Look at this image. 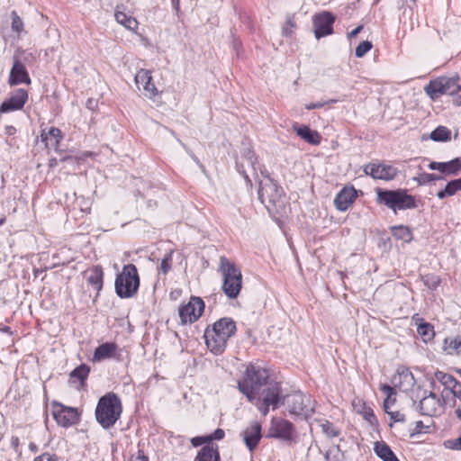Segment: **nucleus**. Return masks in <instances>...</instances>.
<instances>
[{"mask_svg":"<svg viewBox=\"0 0 461 461\" xmlns=\"http://www.w3.org/2000/svg\"><path fill=\"white\" fill-rule=\"evenodd\" d=\"M424 284L430 289H435L439 284V278L438 276H426L424 278Z\"/></svg>","mask_w":461,"mask_h":461,"instance_id":"a18cd8bd","label":"nucleus"},{"mask_svg":"<svg viewBox=\"0 0 461 461\" xmlns=\"http://www.w3.org/2000/svg\"><path fill=\"white\" fill-rule=\"evenodd\" d=\"M179 143L185 148V149L186 150V152L189 154V156L191 157V158L197 164H200V161L199 159L197 158V157L181 141V140H178Z\"/></svg>","mask_w":461,"mask_h":461,"instance_id":"bf43d9fd","label":"nucleus"},{"mask_svg":"<svg viewBox=\"0 0 461 461\" xmlns=\"http://www.w3.org/2000/svg\"><path fill=\"white\" fill-rule=\"evenodd\" d=\"M392 233L397 240H402L404 242H410L412 240V234L409 227L399 225L392 228Z\"/></svg>","mask_w":461,"mask_h":461,"instance_id":"f704fd0d","label":"nucleus"},{"mask_svg":"<svg viewBox=\"0 0 461 461\" xmlns=\"http://www.w3.org/2000/svg\"><path fill=\"white\" fill-rule=\"evenodd\" d=\"M33 461H57L55 455L50 453H43L41 456L35 457Z\"/></svg>","mask_w":461,"mask_h":461,"instance_id":"603ef678","label":"nucleus"},{"mask_svg":"<svg viewBox=\"0 0 461 461\" xmlns=\"http://www.w3.org/2000/svg\"><path fill=\"white\" fill-rule=\"evenodd\" d=\"M115 20L118 23L123 25L130 31H135L138 28V22L132 16H128L123 12H116L114 14Z\"/></svg>","mask_w":461,"mask_h":461,"instance_id":"2f4dec72","label":"nucleus"},{"mask_svg":"<svg viewBox=\"0 0 461 461\" xmlns=\"http://www.w3.org/2000/svg\"><path fill=\"white\" fill-rule=\"evenodd\" d=\"M288 411L293 415H301L304 418L311 417L315 410V403L309 395L301 392H295L284 398Z\"/></svg>","mask_w":461,"mask_h":461,"instance_id":"1a4fd4ad","label":"nucleus"},{"mask_svg":"<svg viewBox=\"0 0 461 461\" xmlns=\"http://www.w3.org/2000/svg\"><path fill=\"white\" fill-rule=\"evenodd\" d=\"M440 179H442V176H437L435 174L423 173L419 176L418 181L420 185H424L426 183Z\"/></svg>","mask_w":461,"mask_h":461,"instance_id":"79ce46f5","label":"nucleus"},{"mask_svg":"<svg viewBox=\"0 0 461 461\" xmlns=\"http://www.w3.org/2000/svg\"><path fill=\"white\" fill-rule=\"evenodd\" d=\"M429 168L438 170L442 174L456 176L461 170V159L454 158L447 162H430Z\"/></svg>","mask_w":461,"mask_h":461,"instance_id":"5701e85b","label":"nucleus"},{"mask_svg":"<svg viewBox=\"0 0 461 461\" xmlns=\"http://www.w3.org/2000/svg\"><path fill=\"white\" fill-rule=\"evenodd\" d=\"M322 430L329 437L335 438V437L339 436V430L336 429L333 427V425L328 421L326 423L322 424Z\"/></svg>","mask_w":461,"mask_h":461,"instance_id":"37998d69","label":"nucleus"},{"mask_svg":"<svg viewBox=\"0 0 461 461\" xmlns=\"http://www.w3.org/2000/svg\"><path fill=\"white\" fill-rule=\"evenodd\" d=\"M294 432V425L289 420L281 418H273L270 422L267 437L278 438L283 441H290L293 439Z\"/></svg>","mask_w":461,"mask_h":461,"instance_id":"f8f14e48","label":"nucleus"},{"mask_svg":"<svg viewBox=\"0 0 461 461\" xmlns=\"http://www.w3.org/2000/svg\"><path fill=\"white\" fill-rule=\"evenodd\" d=\"M335 22V16L330 12H321L312 18L314 35L316 39L330 35L333 32L332 25Z\"/></svg>","mask_w":461,"mask_h":461,"instance_id":"ddd939ff","label":"nucleus"},{"mask_svg":"<svg viewBox=\"0 0 461 461\" xmlns=\"http://www.w3.org/2000/svg\"><path fill=\"white\" fill-rule=\"evenodd\" d=\"M451 393L461 402V383L459 381L457 384L455 385V388L451 390Z\"/></svg>","mask_w":461,"mask_h":461,"instance_id":"4d7b16f0","label":"nucleus"},{"mask_svg":"<svg viewBox=\"0 0 461 461\" xmlns=\"http://www.w3.org/2000/svg\"><path fill=\"white\" fill-rule=\"evenodd\" d=\"M29 448L32 452H37V450H38V447L36 446L35 443H32V442L29 444Z\"/></svg>","mask_w":461,"mask_h":461,"instance_id":"69168bd1","label":"nucleus"},{"mask_svg":"<svg viewBox=\"0 0 461 461\" xmlns=\"http://www.w3.org/2000/svg\"><path fill=\"white\" fill-rule=\"evenodd\" d=\"M122 411L120 398L114 393H108L99 399L95 409V418L104 429H108L120 419Z\"/></svg>","mask_w":461,"mask_h":461,"instance_id":"7ed1b4c3","label":"nucleus"},{"mask_svg":"<svg viewBox=\"0 0 461 461\" xmlns=\"http://www.w3.org/2000/svg\"><path fill=\"white\" fill-rule=\"evenodd\" d=\"M416 325L418 326L417 332L424 342H429L434 338L435 332L432 325L426 322H416Z\"/></svg>","mask_w":461,"mask_h":461,"instance_id":"473e14b6","label":"nucleus"},{"mask_svg":"<svg viewBox=\"0 0 461 461\" xmlns=\"http://www.w3.org/2000/svg\"><path fill=\"white\" fill-rule=\"evenodd\" d=\"M456 183H457V185H458V186H459V189L461 190V177H460V178L456 179Z\"/></svg>","mask_w":461,"mask_h":461,"instance_id":"774afa93","label":"nucleus"},{"mask_svg":"<svg viewBox=\"0 0 461 461\" xmlns=\"http://www.w3.org/2000/svg\"><path fill=\"white\" fill-rule=\"evenodd\" d=\"M386 413L390 415L391 420L394 422H403L405 420L404 414L400 411H391L388 410V412Z\"/></svg>","mask_w":461,"mask_h":461,"instance_id":"09e8293b","label":"nucleus"},{"mask_svg":"<svg viewBox=\"0 0 461 461\" xmlns=\"http://www.w3.org/2000/svg\"><path fill=\"white\" fill-rule=\"evenodd\" d=\"M62 137L61 131L56 127H51L48 132L42 131L41 133L42 141H47V145L50 144L53 148L59 146Z\"/></svg>","mask_w":461,"mask_h":461,"instance_id":"c85d7f7f","label":"nucleus"},{"mask_svg":"<svg viewBox=\"0 0 461 461\" xmlns=\"http://www.w3.org/2000/svg\"><path fill=\"white\" fill-rule=\"evenodd\" d=\"M236 324L232 319H219L212 328H207L204 339L207 348L215 355L221 354L227 340L235 333Z\"/></svg>","mask_w":461,"mask_h":461,"instance_id":"f03ea898","label":"nucleus"},{"mask_svg":"<svg viewBox=\"0 0 461 461\" xmlns=\"http://www.w3.org/2000/svg\"><path fill=\"white\" fill-rule=\"evenodd\" d=\"M104 272L100 266H95L91 268L87 276V283L93 287L94 290L99 292L103 287Z\"/></svg>","mask_w":461,"mask_h":461,"instance_id":"bb28decb","label":"nucleus"},{"mask_svg":"<svg viewBox=\"0 0 461 461\" xmlns=\"http://www.w3.org/2000/svg\"><path fill=\"white\" fill-rule=\"evenodd\" d=\"M431 140L435 141H444L450 138V131L444 126H439L430 133Z\"/></svg>","mask_w":461,"mask_h":461,"instance_id":"4c0bfd02","label":"nucleus"},{"mask_svg":"<svg viewBox=\"0 0 461 461\" xmlns=\"http://www.w3.org/2000/svg\"><path fill=\"white\" fill-rule=\"evenodd\" d=\"M457 77H440L431 80L425 87V93L433 100L438 99L442 95L456 94L461 91V85H457Z\"/></svg>","mask_w":461,"mask_h":461,"instance_id":"9d476101","label":"nucleus"},{"mask_svg":"<svg viewBox=\"0 0 461 461\" xmlns=\"http://www.w3.org/2000/svg\"><path fill=\"white\" fill-rule=\"evenodd\" d=\"M363 30V25H358L357 28L348 33L349 39L356 37Z\"/></svg>","mask_w":461,"mask_h":461,"instance_id":"052dcab7","label":"nucleus"},{"mask_svg":"<svg viewBox=\"0 0 461 461\" xmlns=\"http://www.w3.org/2000/svg\"><path fill=\"white\" fill-rule=\"evenodd\" d=\"M10 444L15 453H20V439L17 436H12L10 439Z\"/></svg>","mask_w":461,"mask_h":461,"instance_id":"5fc2aeb1","label":"nucleus"},{"mask_svg":"<svg viewBox=\"0 0 461 461\" xmlns=\"http://www.w3.org/2000/svg\"><path fill=\"white\" fill-rule=\"evenodd\" d=\"M198 319H180V323L182 325H185L187 323H194L195 321H197Z\"/></svg>","mask_w":461,"mask_h":461,"instance_id":"e2e57ef3","label":"nucleus"},{"mask_svg":"<svg viewBox=\"0 0 461 461\" xmlns=\"http://www.w3.org/2000/svg\"><path fill=\"white\" fill-rule=\"evenodd\" d=\"M191 442H192L194 447H199V446H202L204 443H208L209 441H208V438H207V436H206V437H195V438H193Z\"/></svg>","mask_w":461,"mask_h":461,"instance_id":"6e6d98bb","label":"nucleus"},{"mask_svg":"<svg viewBox=\"0 0 461 461\" xmlns=\"http://www.w3.org/2000/svg\"><path fill=\"white\" fill-rule=\"evenodd\" d=\"M380 390L382 391V393L384 394H385V396L387 397L388 395L390 396H394L396 395V392H395V389L391 386V385H388V384H382L381 387H380Z\"/></svg>","mask_w":461,"mask_h":461,"instance_id":"3c124183","label":"nucleus"},{"mask_svg":"<svg viewBox=\"0 0 461 461\" xmlns=\"http://www.w3.org/2000/svg\"><path fill=\"white\" fill-rule=\"evenodd\" d=\"M257 162V158L254 153L249 150L248 154L242 158L240 162H237L238 170L240 174H242L245 178H248L246 167H250L252 170H255V164Z\"/></svg>","mask_w":461,"mask_h":461,"instance_id":"7c9ffc66","label":"nucleus"},{"mask_svg":"<svg viewBox=\"0 0 461 461\" xmlns=\"http://www.w3.org/2000/svg\"><path fill=\"white\" fill-rule=\"evenodd\" d=\"M295 27V23L293 18H288L285 26L283 28V34L290 36L293 32L292 29Z\"/></svg>","mask_w":461,"mask_h":461,"instance_id":"49530a36","label":"nucleus"},{"mask_svg":"<svg viewBox=\"0 0 461 461\" xmlns=\"http://www.w3.org/2000/svg\"><path fill=\"white\" fill-rule=\"evenodd\" d=\"M115 291L121 298H130L136 294L140 286V277L135 265L128 264L116 276Z\"/></svg>","mask_w":461,"mask_h":461,"instance_id":"0eeeda50","label":"nucleus"},{"mask_svg":"<svg viewBox=\"0 0 461 461\" xmlns=\"http://www.w3.org/2000/svg\"><path fill=\"white\" fill-rule=\"evenodd\" d=\"M422 428H423V423H422V421H420V420L417 421V422H416V426H415V429H416L417 431L420 432V431H421V429H422Z\"/></svg>","mask_w":461,"mask_h":461,"instance_id":"0e129e2a","label":"nucleus"},{"mask_svg":"<svg viewBox=\"0 0 461 461\" xmlns=\"http://www.w3.org/2000/svg\"><path fill=\"white\" fill-rule=\"evenodd\" d=\"M262 427L259 422H251L241 433L240 436L249 451H253L262 438Z\"/></svg>","mask_w":461,"mask_h":461,"instance_id":"f3484780","label":"nucleus"},{"mask_svg":"<svg viewBox=\"0 0 461 461\" xmlns=\"http://www.w3.org/2000/svg\"><path fill=\"white\" fill-rule=\"evenodd\" d=\"M22 83L29 85L31 78L25 67L19 60H15L10 71L9 84L16 86Z\"/></svg>","mask_w":461,"mask_h":461,"instance_id":"4be33fe9","label":"nucleus"},{"mask_svg":"<svg viewBox=\"0 0 461 461\" xmlns=\"http://www.w3.org/2000/svg\"><path fill=\"white\" fill-rule=\"evenodd\" d=\"M395 396H396V395H394V396H390V395H388V396L385 398V400H384V411H385L386 412H388V410H390V409H391V407L394 404V402H395V401H396V397H395Z\"/></svg>","mask_w":461,"mask_h":461,"instance_id":"864d4df0","label":"nucleus"},{"mask_svg":"<svg viewBox=\"0 0 461 461\" xmlns=\"http://www.w3.org/2000/svg\"><path fill=\"white\" fill-rule=\"evenodd\" d=\"M135 84L139 90H142L143 95L148 98H153L158 95V91L153 83L151 73L148 69H140L135 75Z\"/></svg>","mask_w":461,"mask_h":461,"instance_id":"dca6fc26","label":"nucleus"},{"mask_svg":"<svg viewBox=\"0 0 461 461\" xmlns=\"http://www.w3.org/2000/svg\"><path fill=\"white\" fill-rule=\"evenodd\" d=\"M374 451L383 461H399L390 447L384 441L375 442Z\"/></svg>","mask_w":461,"mask_h":461,"instance_id":"cd10ccee","label":"nucleus"},{"mask_svg":"<svg viewBox=\"0 0 461 461\" xmlns=\"http://www.w3.org/2000/svg\"><path fill=\"white\" fill-rule=\"evenodd\" d=\"M268 382L269 373L267 369L249 364L246 366L242 378L238 381V389L249 402H254L257 393Z\"/></svg>","mask_w":461,"mask_h":461,"instance_id":"f257e3e1","label":"nucleus"},{"mask_svg":"<svg viewBox=\"0 0 461 461\" xmlns=\"http://www.w3.org/2000/svg\"><path fill=\"white\" fill-rule=\"evenodd\" d=\"M372 49V43L368 41H362L357 48H356V56L357 58L364 57L370 50Z\"/></svg>","mask_w":461,"mask_h":461,"instance_id":"ea45409f","label":"nucleus"},{"mask_svg":"<svg viewBox=\"0 0 461 461\" xmlns=\"http://www.w3.org/2000/svg\"><path fill=\"white\" fill-rule=\"evenodd\" d=\"M377 202L386 205L394 212L398 210H407L416 207L414 196L408 194L406 190H381L377 189Z\"/></svg>","mask_w":461,"mask_h":461,"instance_id":"39448f33","label":"nucleus"},{"mask_svg":"<svg viewBox=\"0 0 461 461\" xmlns=\"http://www.w3.org/2000/svg\"><path fill=\"white\" fill-rule=\"evenodd\" d=\"M171 260H172V252L166 254L165 257L163 258V259H162V261L160 263V267H159V270L163 274L166 275L170 270V268H171V264H170Z\"/></svg>","mask_w":461,"mask_h":461,"instance_id":"a19ab883","label":"nucleus"},{"mask_svg":"<svg viewBox=\"0 0 461 461\" xmlns=\"http://www.w3.org/2000/svg\"><path fill=\"white\" fill-rule=\"evenodd\" d=\"M393 383L394 386L399 387L401 391L410 392V396L412 393V390L416 389L415 378L412 373L407 368L398 370L397 375L393 379Z\"/></svg>","mask_w":461,"mask_h":461,"instance_id":"6ab92c4d","label":"nucleus"},{"mask_svg":"<svg viewBox=\"0 0 461 461\" xmlns=\"http://www.w3.org/2000/svg\"><path fill=\"white\" fill-rule=\"evenodd\" d=\"M225 432L221 429H217L214 430V432L209 436H207L208 441L211 442L212 440H221L224 438Z\"/></svg>","mask_w":461,"mask_h":461,"instance_id":"de8ad7c7","label":"nucleus"},{"mask_svg":"<svg viewBox=\"0 0 461 461\" xmlns=\"http://www.w3.org/2000/svg\"><path fill=\"white\" fill-rule=\"evenodd\" d=\"M280 384L274 381H269L259 392L257 393L255 402H252L258 408V411L267 416L269 410H276L278 408L282 399Z\"/></svg>","mask_w":461,"mask_h":461,"instance_id":"6e6552de","label":"nucleus"},{"mask_svg":"<svg viewBox=\"0 0 461 461\" xmlns=\"http://www.w3.org/2000/svg\"><path fill=\"white\" fill-rule=\"evenodd\" d=\"M12 17V31L14 32L18 36L21 35L22 32H24V24L21 17L17 14L15 11L11 13Z\"/></svg>","mask_w":461,"mask_h":461,"instance_id":"58836bf2","label":"nucleus"},{"mask_svg":"<svg viewBox=\"0 0 461 461\" xmlns=\"http://www.w3.org/2000/svg\"><path fill=\"white\" fill-rule=\"evenodd\" d=\"M204 303L200 297L192 296L189 302L179 308V317H201Z\"/></svg>","mask_w":461,"mask_h":461,"instance_id":"412c9836","label":"nucleus"},{"mask_svg":"<svg viewBox=\"0 0 461 461\" xmlns=\"http://www.w3.org/2000/svg\"><path fill=\"white\" fill-rule=\"evenodd\" d=\"M435 378L443 384L446 389L450 391L455 388V385L457 384L458 382L453 375L442 371H437L435 373Z\"/></svg>","mask_w":461,"mask_h":461,"instance_id":"72a5a7b5","label":"nucleus"},{"mask_svg":"<svg viewBox=\"0 0 461 461\" xmlns=\"http://www.w3.org/2000/svg\"><path fill=\"white\" fill-rule=\"evenodd\" d=\"M130 461H149V458L144 455L143 451L139 450L138 455L136 456H131Z\"/></svg>","mask_w":461,"mask_h":461,"instance_id":"13d9d810","label":"nucleus"},{"mask_svg":"<svg viewBox=\"0 0 461 461\" xmlns=\"http://www.w3.org/2000/svg\"><path fill=\"white\" fill-rule=\"evenodd\" d=\"M357 198V190L353 186H345L336 195L334 204L340 212H345Z\"/></svg>","mask_w":461,"mask_h":461,"instance_id":"aec40b11","label":"nucleus"},{"mask_svg":"<svg viewBox=\"0 0 461 461\" xmlns=\"http://www.w3.org/2000/svg\"><path fill=\"white\" fill-rule=\"evenodd\" d=\"M364 172L374 179L390 181L396 176L398 171L391 165L380 162H372L365 166Z\"/></svg>","mask_w":461,"mask_h":461,"instance_id":"4468645a","label":"nucleus"},{"mask_svg":"<svg viewBox=\"0 0 461 461\" xmlns=\"http://www.w3.org/2000/svg\"><path fill=\"white\" fill-rule=\"evenodd\" d=\"M411 399L414 409L421 415L437 416L444 410L445 401L438 397L432 390H426L420 385L412 390Z\"/></svg>","mask_w":461,"mask_h":461,"instance_id":"20e7f679","label":"nucleus"},{"mask_svg":"<svg viewBox=\"0 0 461 461\" xmlns=\"http://www.w3.org/2000/svg\"><path fill=\"white\" fill-rule=\"evenodd\" d=\"M117 349L118 346L113 342L103 343L95 348L93 360L102 361L105 358L112 357Z\"/></svg>","mask_w":461,"mask_h":461,"instance_id":"b1692460","label":"nucleus"},{"mask_svg":"<svg viewBox=\"0 0 461 461\" xmlns=\"http://www.w3.org/2000/svg\"><path fill=\"white\" fill-rule=\"evenodd\" d=\"M194 461H220L218 447L212 445L203 447Z\"/></svg>","mask_w":461,"mask_h":461,"instance_id":"a878e982","label":"nucleus"},{"mask_svg":"<svg viewBox=\"0 0 461 461\" xmlns=\"http://www.w3.org/2000/svg\"><path fill=\"white\" fill-rule=\"evenodd\" d=\"M457 191H460V189H459V186H458L456 179L451 180L450 182H448L447 184V185L445 186L444 189H442L437 193V196L439 199H444L447 196L454 195Z\"/></svg>","mask_w":461,"mask_h":461,"instance_id":"e433bc0d","label":"nucleus"},{"mask_svg":"<svg viewBox=\"0 0 461 461\" xmlns=\"http://www.w3.org/2000/svg\"><path fill=\"white\" fill-rule=\"evenodd\" d=\"M28 99L27 91L23 88L16 89L9 99L5 100L1 105V112H13L21 110Z\"/></svg>","mask_w":461,"mask_h":461,"instance_id":"a211bd4d","label":"nucleus"},{"mask_svg":"<svg viewBox=\"0 0 461 461\" xmlns=\"http://www.w3.org/2000/svg\"><path fill=\"white\" fill-rule=\"evenodd\" d=\"M220 270L223 276V292L228 297L236 298L242 285L241 271L225 257L220 258Z\"/></svg>","mask_w":461,"mask_h":461,"instance_id":"423d86ee","label":"nucleus"},{"mask_svg":"<svg viewBox=\"0 0 461 461\" xmlns=\"http://www.w3.org/2000/svg\"><path fill=\"white\" fill-rule=\"evenodd\" d=\"M97 106V102L94 99H88L86 102V107L90 110H95Z\"/></svg>","mask_w":461,"mask_h":461,"instance_id":"680f3d73","label":"nucleus"},{"mask_svg":"<svg viewBox=\"0 0 461 461\" xmlns=\"http://www.w3.org/2000/svg\"><path fill=\"white\" fill-rule=\"evenodd\" d=\"M456 414L457 418L461 420V408H457L456 410Z\"/></svg>","mask_w":461,"mask_h":461,"instance_id":"338daca9","label":"nucleus"},{"mask_svg":"<svg viewBox=\"0 0 461 461\" xmlns=\"http://www.w3.org/2000/svg\"><path fill=\"white\" fill-rule=\"evenodd\" d=\"M447 447L454 450H461V435L453 440H448L447 443Z\"/></svg>","mask_w":461,"mask_h":461,"instance_id":"8fccbe9b","label":"nucleus"},{"mask_svg":"<svg viewBox=\"0 0 461 461\" xmlns=\"http://www.w3.org/2000/svg\"><path fill=\"white\" fill-rule=\"evenodd\" d=\"M443 349L449 355L461 354V336L446 338Z\"/></svg>","mask_w":461,"mask_h":461,"instance_id":"c756f323","label":"nucleus"},{"mask_svg":"<svg viewBox=\"0 0 461 461\" xmlns=\"http://www.w3.org/2000/svg\"><path fill=\"white\" fill-rule=\"evenodd\" d=\"M335 102H336V100H333V99L329 100V101H323V102L319 101V102H316V103H311V104H305V108L307 110L320 109V108L323 107L327 104H333Z\"/></svg>","mask_w":461,"mask_h":461,"instance_id":"c03bdc74","label":"nucleus"},{"mask_svg":"<svg viewBox=\"0 0 461 461\" xmlns=\"http://www.w3.org/2000/svg\"><path fill=\"white\" fill-rule=\"evenodd\" d=\"M52 414L57 423L62 427H70L78 420L77 409L66 407L60 403H53Z\"/></svg>","mask_w":461,"mask_h":461,"instance_id":"2eb2a0df","label":"nucleus"},{"mask_svg":"<svg viewBox=\"0 0 461 461\" xmlns=\"http://www.w3.org/2000/svg\"><path fill=\"white\" fill-rule=\"evenodd\" d=\"M258 197L267 208L269 206L282 207L284 205V191L270 178L260 182Z\"/></svg>","mask_w":461,"mask_h":461,"instance_id":"9b49d317","label":"nucleus"},{"mask_svg":"<svg viewBox=\"0 0 461 461\" xmlns=\"http://www.w3.org/2000/svg\"><path fill=\"white\" fill-rule=\"evenodd\" d=\"M294 130L303 140L307 141L310 144L318 145L321 142V137L320 134L311 130L307 126H299L298 124L294 125Z\"/></svg>","mask_w":461,"mask_h":461,"instance_id":"393cba45","label":"nucleus"},{"mask_svg":"<svg viewBox=\"0 0 461 461\" xmlns=\"http://www.w3.org/2000/svg\"><path fill=\"white\" fill-rule=\"evenodd\" d=\"M90 369L86 365H80L71 372L70 380L74 383L76 380H78L80 384H83L87 378Z\"/></svg>","mask_w":461,"mask_h":461,"instance_id":"c9c22d12","label":"nucleus"}]
</instances>
